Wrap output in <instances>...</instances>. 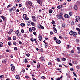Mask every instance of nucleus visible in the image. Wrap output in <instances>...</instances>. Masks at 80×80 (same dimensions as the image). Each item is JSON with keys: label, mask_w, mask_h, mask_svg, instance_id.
<instances>
[{"label": "nucleus", "mask_w": 80, "mask_h": 80, "mask_svg": "<svg viewBox=\"0 0 80 80\" xmlns=\"http://www.w3.org/2000/svg\"><path fill=\"white\" fill-rule=\"evenodd\" d=\"M40 64H38V65H37V68H40Z\"/></svg>", "instance_id": "c9c22d12"}, {"label": "nucleus", "mask_w": 80, "mask_h": 80, "mask_svg": "<svg viewBox=\"0 0 80 80\" xmlns=\"http://www.w3.org/2000/svg\"><path fill=\"white\" fill-rule=\"evenodd\" d=\"M80 66L79 65H77L76 66V68L78 69H79V68H80Z\"/></svg>", "instance_id": "c85d7f7f"}, {"label": "nucleus", "mask_w": 80, "mask_h": 80, "mask_svg": "<svg viewBox=\"0 0 80 80\" xmlns=\"http://www.w3.org/2000/svg\"><path fill=\"white\" fill-rule=\"evenodd\" d=\"M76 30H78V33L79 34H80V29H79V28H76Z\"/></svg>", "instance_id": "2eb2a0df"}, {"label": "nucleus", "mask_w": 80, "mask_h": 80, "mask_svg": "<svg viewBox=\"0 0 80 80\" xmlns=\"http://www.w3.org/2000/svg\"><path fill=\"white\" fill-rule=\"evenodd\" d=\"M72 63H73L74 64H77V62L75 61H72Z\"/></svg>", "instance_id": "f3484780"}, {"label": "nucleus", "mask_w": 80, "mask_h": 80, "mask_svg": "<svg viewBox=\"0 0 80 80\" xmlns=\"http://www.w3.org/2000/svg\"><path fill=\"white\" fill-rule=\"evenodd\" d=\"M57 61L58 62H60V59H59V58H57Z\"/></svg>", "instance_id": "864d4df0"}, {"label": "nucleus", "mask_w": 80, "mask_h": 80, "mask_svg": "<svg viewBox=\"0 0 80 80\" xmlns=\"http://www.w3.org/2000/svg\"><path fill=\"white\" fill-rule=\"evenodd\" d=\"M22 10L23 12H24V8H22Z\"/></svg>", "instance_id": "052dcab7"}, {"label": "nucleus", "mask_w": 80, "mask_h": 80, "mask_svg": "<svg viewBox=\"0 0 80 80\" xmlns=\"http://www.w3.org/2000/svg\"><path fill=\"white\" fill-rule=\"evenodd\" d=\"M25 77L26 78H28V76H26Z\"/></svg>", "instance_id": "69168bd1"}, {"label": "nucleus", "mask_w": 80, "mask_h": 80, "mask_svg": "<svg viewBox=\"0 0 80 80\" xmlns=\"http://www.w3.org/2000/svg\"><path fill=\"white\" fill-rule=\"evenodd\" d=\"M37 2L39 4H40V5H42V0H38Z\"/></svg>", "instance_id": "39448f33"}, {"label": "nucleus", "mask_w": 80, "mask_h": 80, "mask_svg": "<svg viewBox=\"0 0 80 80\" xmlns=\"http://www.w3.org/2000/svg\"><path fill=\"white\" fill-rule=\"evenodd\" d=\"M3 76L2 75H1L0 76L1 78H3Z\"/></svg>", "instance_id": "bf43d9fd"}, {"label": "nucleus", "mask_w": 80, "mask_h": 80, "mask_svg": "<svg viewBox=\"0 0 80 80\" xmlns=\"http://www.w3.org/2000/svg\"><path fill=\"white\" fill-rule=\"evenodd\" d=\"M38 38L40 41H41V40H42V36H41V35H39Z\"/></svg>", "instance_id": "7ed1b4c3"}, {"label": "nucleus", "mask_w": 80, "mask_h": 80, "mask_svg": "<svg viewBox=\"0 0 80 80\" xmlns=\"http://www.w3.org/2000/svg\"><path fill=\"white\" fill-rule=\"evenodd\" d=\"M11 44H12V42H9L8 43V44L9 45V46H10L11 45Z\"/></svg>", "instance_id": "2f4dec72"}, {"label": "nucleus", "mask_w": 80, "mask_h": 80, "mask_svg": "<svg viewBox=\"0 0 80 80\" xmlns=\"http://www.w3.org/2000/svg\"><path fill=\"white\" fill-rule=\"evenodd\" d=\"M33 34H34V35H36V34H37V33H36L35 32H33Z\"/></svg>", "instance_id": "338daca9"}, {"label": "nucleus", "mask_w": 80, "mask_h": 80, "mask_svg": "<svg viewBox=\"0 0 80 80\" xmlns=\"http://www.w3.org/2000/svg\"><path fill=\"white\" fill-rule=\"evenodd\" d=\"M30 40L31 41V42H33L34 40H33V39L32 38L31 39H30Z\"/></svg>", "instance_id": "c03bdc74"}, {"label": "nucleus", "mask_w": 80, "mask_h": 80, "mask_svg": "<svg viewBox=\"0 0 80 80\" xmlns=\"http://www.w3.org/2000/svg\"><path fill=\"white\" fill-rule=\"evenodd\" d=\"M13 40H15L17 39V38L15 36H13Z\"/></svg>", "instance_id": "4c0bfd02"}, {"label": "nucleus", "mask_w": 80, "mask_h": 80, "mask_svg": "<svg viewBox=\"0 0 80 80\" xmlns=\"http://www.w3.org/2000/svg\"><path fill=\"white\" fill-rule=\"evenodd\" d=\"M32 30L35 31L36 30V28L35 27H32Z\"/></svg>", "instance_id": "72a5a7b5"}, {"label": "nucleus", "mask_w": 80, "mask_h": 80, "mask_svg": "<svg viewBox=\"0 0 80 80\" xmlns=\"http://www.w3.org/2000/svg\"><path fill=\"white\" fill-rule=\"evenodd\" d=\"M45 43V47H48V44L47 43Z\"/></svg>", "instance_id": "b1692460"}, {"label": "nucleus", "mask_w": 80, "mask_h": 80, "mask_svg": "<svg viewBox=\"0 0 80 80\" xmlns=\"http://www.w3.org/2000/svg\"><path fill=\"white\" fill-rule=\"evenodd\" d=\"M52 24H54L55 23V21H52Z\"/></svg>", "instance_id": "13d9d810"}, {"label": "nucleus", "mask_w": 80, "mask_h": 80, "mask_svg": "<svg viewBox=\"0 0 80 80\" xmlns=\"http://www.w3.org/2000/svg\"><path fill=\"white\" fill-rule=\"evenodd\" d=\"M77 50H78L79 51L78 52V53H80V48L79 47H78L77 48Z\"/></svg>", "instance_id": "f8f14e48"}, {"label": "nucleus", "mask_w": 80, "mask_h": 80, "mask_svg": "<svg viewBox=\"0 0 80 80\" xmlns=\"http://www.w3.org/2000/svg\"><path fill=\"white\" fill-rule=\"evenodd\" d=\"M21 26H22V27H24L25 26V23H22L20 24Z\"/></svg>", "instance_id": "a878e982"}, {"label": "nucleus", "mask_w": 80, "mask_h": 80, "mask_svg": "<svg viewBox=\"0 0 80 80\" xmlns=\"http://www.w3.org/2000/svg\"><path fill=\"white\" fill-rule=\"evenodd\" d=\"M69 15H70V16H72V12H69Z\"/></svg>", "instance_id": "49530a36"}, {"label": "nucleus", "mask_w": 80, "mask_h": 80, "mask_svg": "<svg viewBox=\"0 0 80 80\" xmlns=\"http://www.w3.org/2000/svg\"><path fill=\"white\" fill-rule=\"evenodd\" d=\"M24 62L25 63H27V62H28V61L27 59H26L24 60Z\"/></svg>", "instance_id": "58836bf2"}, {"label": "nucleus", "mask_w": 80, "mask_h": 80, "mask_svg": "<svg viewBox=\"0 0 80 80\" xmlns=\"http://www.w3.org/2000/svg\"><path fill=\"white\" fill-rule=\"evenodd\" d=\"M17 36L18 37H20V36H22V33H20V32L17 35Z\"/></svg>", "instance_id": "9b49d317"}, {"label": "nucleus", "mask_w": 80, "mask_h": 80, "mask_svg": "<svg viewBox=\"0 0 80 80\" xmlns=\"http://www.w3.org/2000/svg\"><path fill=\"white\" fill-rule=\"evenodd\" d=\"M73 34L74 35H77V33L76 32H73Z\"/></svg>", "instance_id": "bb28decb"}, {"label": "nucleus", "mask_w": 80, "mask_h": 80, "mask_svg": "<svg viewBox=\"0 0 80 80\" xmlns=\"http://www.w3.org/2000/svg\"><path fill=\"white\" fill-rule=\"evenodd\" d=\"M31 23H32V21H29L28 23V26H30V25Z\"/></svg>", "instance_id": "4468645a"}, {"label": "nucleus", "mask_w": 80, "mask_h": 80, "mask_svg": "<svg viewBox=\"0 0 80 80\" xmlns=\"http://www.w3.org/2000/svg\"><path fill=\"white\" fill-rule=\"evenodd\" d=\"M16 78L17 79H18V80H19L20 79V77L19 76L17 75L16 76Z\"/></svg>", "instance_id": "dca6fc26"}, {"label": "nucleus", "mask_w": 80, "mask_h": 80, "mask_svg": "<svg viewBox=\"0 0 80 80\" xmlns=\"http://www.w3.org/2000/svg\"><path fill=\"white\" fill-rule=\"evenodd\" d=\"M61 60L62 61H65V60H66V58H61Z\"/></svg>", "instance_id": "393cba45"}, {"label": "nucleus", "mask_w": 80, "mask_h": 80, "mask_svg": "<svg viewBox=\"0 0 80 80\" xmlns=\"http://www.w3.org/2000/svg\"><path fill=\"white\" fill-rule=\"evenodd\" d=\"M12 32H13V30L12 29L10 30L8 32L9 35H10V34H11V33H12Z\"/></svg>", "instance_id": "ddd939ff"}, {"label": "nucleus", "mask_w": 80, "mask_h": 80, "mask_svg": "<svg viewBox=\"0 0 80 80\" xmlns=\"http://www.w3.org/2000/svg\"><path fill=\"white\" fill-rule=\"evenodd\" d=\"M26 55H27V57H30V54H26Z\"/></svg>", "instance_id": "e2e57ef3"}, {"label": "nucleus", "mask_w": 80, "mask_h": 80, "mask_svg": "<svg viewBox=\"0 0 80 80\" xmlns=\"http://www.w3.org/2000/svg\"><path fill=\"white\" fill-rule=\"evenodd\" d=\"M13 43L14 45H16V44H17V43H16V42H15V41L13 42Z\"/></svg>", "instance_id": "e433bc0d"}, {"label": "nucleus", "mask_w": 80, "mask_h": 80, "mask_svg": "<svg viewBox=\"0 0 80 80\" xmlns=\"http://www.w3.org/2000/svg\"><path fill=\"white\" fill-rule=\"evenodd\" d=\"M69 65H70V66H73V65L72 64V63H71L70 62L69 63Z\"/></svg>", "instance_id": "4d7b16f0"}, {"label": "nucleus", "mask_w": 80, "mask_h": 80, "mask_svg": "<svg viewBox=\"0 0 80 80\" xmlns=\"http://www.w3.org/2000/svg\"><path fill=\"white\" fill-rule=\"evenodd\" d=\"M53 32L55 33H57V29H56L53 30Z\"/></svg>", "instance_id": "f704fd0d"}, {"label": "nucleus", "mask_w": 80, "mask_h": 80, "mask_svg": "<svg viewBox=\"0 0 80 80\" xmlns=\"http://www.w3.org/2000/svg\"><path fill=\"white\" fill-rule=\"evenodd\" d=\"M79 18H80V17H79V16H77L76 17V19H77V20H79Z\"/></svg>", "instance_id": "473e14b6"}, {"label": "nucleus", "mask_w": 80, "mask_h": 80, "mask_svg": "<svg viewBox=\"0 0 80 80\" xmlns=\"http://www.w3.org/2000/svg\"><path fill=\"white\" fill-rule=\"evenodd\" d=\"M40 28H42V29H44V27H43V26L40 25Z\"/></svg>", "instance_id": "7c9ffc66"}, {"label": "nucleus", "mask_w": 80, "mask_h": 80, "mask_svg": "<svg viewBox=\"0 0 80 80\" xmlns=\"http://www.w3.org/2000/svg\"><path fill=\"white\" fill-rule=\"evenodd\" d=\"M6 61H5V60H3L2 61V63H6Z\"/></svg>", "instance_id": "37998d69"}, {"label": "nucleus", "mask_w": 80, "mask_h": 80, "mask_svg": "<svg viewBox=\"0 0 80 80\" xmlns=\"http://www.w3.org/2000/svg\"><path fill=\"white\" fill-rule=\"evenodd\" d=\"M31 24L32 25V26H34L35 25V23L34 22H31Z\"/></svg>", "instance_id": "3c124183"}, {"label": "nucleus", "mask_w": 80, "mask_h": 80, "mask_svg": "<svg viewBox=\"0 0 80 80\" xmlns=\"http://www.w3.org/2000/svg\"><path fill=\"white\" fill-rule=\"evenodd\" d=\"M64 17L65 18H68V14H65L64 15Z\"/></svg>", "instance_id": "aec40b11"}, {"label": "nucleus", "mask_w": 80, "mask_h": 80, "mask_svg": "<svg viewBox=\"0 0 80 80\" xmlns=\"http://www.w3.org/2000/svg\"><path fill=\"white\" fill-rule=\"evenodd\" d=\"M65 24H62V27H63V28H65Z\"/></svg>", "instance_id": "a19ab883"}, {"label": "nucleus", "mask_w": 80, "mask_h": 80, "mask_svg": "<svg viewBox=\"0 0 80 80\" xmlns=\"http://www.w3.org/2000/svg\"><path fill=\"white\" fill-rule=\"evenodd\" d=\"M53 38H54V39L56 41L57 40V38L55 37H54Z\"/></svg>", "instance_id": "8fccbe9b"}, {"label": "nucleus", "mask_w": 80, "mask_h": 80, "mask_svg": "<svg viewBox=\"0 0 80 80\" xmlns=\"http://www.w3.org/2000/svg\"><path fill=\"white\" fill-rule=\"evenodd\" d=\"M21 31V32H22V33H24V30H23V29H22Z\"/></svg>", "instance_id": "de8ad7c7"}, {"label": "nucleus", "mask_w": 80, "mask_h": 80, "mask_svg": "<svg viewBox=\"0 0 80 80\" xmlns=\"http://www.w3.org/2000/svg\"><path fill=\"white\" fill-rule=\"evenodd\" d=\"M74 8L76 10H77V9H78V7H77V6L75 5L74 7Z\"/></svg>", "instance_id": "1a4fd4ad"}, {"label": "nucleus", "mask_w": 80, "mask_h": 80, "mask_svg": "<svg viewBox=\"0 0 80 80\" xmlns=\"http://www.w3.org/2000/svg\"><path fill=\"white\" fill-rule=\"evenodd\" d=\"M57 7L58 8V9H60V8H62V5H59V6H58Z\"/></svg>", "instance_id": "6e6552de"}, {"label": "nucleus", "mask_w": 80, "mask_h": 80, "mask_svg": "<svg viewBox=\"0 0 80 80\" xmlns=\"http://www.w3.org/2000/svg\"><path fill=\"white\" fill-rule=\"evenodd\" d=\"M1 18H2L3 19V20H5V17L4 16H1Z\"/></svg>", "instance_id": "c756f323"}, {"label": "nucleus", "mask_w": 80, "mask_h": 80, "mask_svg": "<svg viewBox=\"0 0 80 80\" xmlns=\"http://www.w3.org/2000/svg\"><path fill=\"white\" fill-rule=\"evenodd\" d=\"M19 7H22V4H19Z\"/></svg>", "instance_id": "680f3d73"}, {"label": "nucleus", "mask_w": 80, "mask_h": 80, "mask_svg": "<svg viewBox=\"0 0 80 80\" xmlns=\"http://www.w3.org/2000/svg\"><path fill=\"white\" fill-rule=\"evenodd\" d=\"M12 9L13 11L15 10H16V7H15V6H13Z\"/></svg>", "instance_id": "412c9836"}, {"label": "nucleus", "mask_w": 80, "mask_h": 80, "mask_svg": "<svg viewBox=\"0 0 80 80\" xmlns=\"http://www.w3.org/2000/svg\"><path fill=\"white\" fill-rule=\"evenodd\" d=\"M24 20H29V18H28L26 17L25 18V19H24Z\"/></svg>", "instance_id": "ea45409f"}, {"label": "nucleus", "mask_w": 80, "mask_h": 80, "mask_svg": "<svg viewBox=\"0 0 80 80\" xmlns=\"http://www.w3.org/2000/svg\"><path fill=\"white\" fill-rule=\"evenodd\" d=\"M34 40L35 43H36L37 45H38V42H37V40L36 39H34Z\"/></svg>", "instance_id": "5701e85b"}, {"label": "nucleus", "mask_w": 80, "mask_h": 80, "mask_svg": "<svg viewBox=\"0 0 80 80\" xmlns=\"http://www.w3.org/2000/svg\"><path fill=\"white\" fill-rule=\"evenodd\" d=\"M36 17L35 16H32V18L34 19V18H35Z\"/></svg>", "instance_id": "0e129e2a"}, {"label": "nucleus", "mask_w": 80, "mask_h": 80, "mask_svg": "<svg viewBox=\"0 0 80 80\" xmlns=\"http://www.w3.org/2000/svg\"><path fill=\"white\" fill-rule=\"evenodd\" d=\"M73 31H70L69 32V34H70V35H73Z\"/></svg>", "instance_id": "cd10ccee"}, {"label": "nucleus", "mask_w": 80, "mask_h": 80, "mask_svg": "<svg viewBox=\"0 0 80 80\" xmlns=\"http://www.w3.org/2000/svg\"><path fill=\"white\" fill-rule=\"evenodd\" d=\"M61 79L60 78H57V79L56 80H60Z\"/></svg>", "instance_id": "774afa93"}, {"label": "nucleus", "mask_w": 80, "mask_h": 80, "mask_svg": "<svg viewBox=\"0 0 80 80\" xmlns=\"http://www.w3.org/2000/svg\"><path fill=\"white\" fill-rule=\"evenodd\" d=\"M27 17V16L25 14H24L23 15V18H24V19L26 18V17Z\"/></svg>", "instance_id": "9d476101"}, {"label": "nucleus", "mask_w": 80, "mask_h": 80, "mask_svg": "<svg viewBox=\"0 0 80 80\" xmlns=\"http://www.w3.org/2000/svg\"><path fill=\"white\" fill-rule=\"evenodd\" d=\"M3 46V43L2 42H0V47H2Z\"/></svg>", "instance_id": "6ab92c4d"}, {"label": "nucleus", "mask_w": 80, "mask_h": 80, "mask_svg": "<svg viewBox=\"0 0 80 80\" xmlns=\"http://www.w3.org/2000/svg\"><path fill=\"white\" fill-rule=\"evenodd\" d=\"M48 65H52V63H51V62H49L48 63Z\"/></svg>", "instance_id": "5fc2aeb1"}, {"label": "nucleus", "mask_w": 80, "mask_h": 80, "mask_svg": "<svg viewBox=\"0 0 80 80\" xmlns=\"http://www.w3.org/2000/svg\"><path fill=\"white\" fill-rule=\"evenodd\" d=\"M11 70L13 71V72H14L15 70V66H13L12 68H11Z\"/></svg>", "instance_id": "0eeeda50"}, {"label": "nucleus", "mask_w": 80, "mask_h": 80, "mask_svg": "<svg viewBox=\"0 0 80 80\" xmlns=\"http://www.w3.org/2000/svg\"><path fill=\"white\" fill-rule=\"evenodd\" d=\"M53 12V10L52 9H50L49 11V13H52Z\"/></svg>", "instance_id": "a211bd4d"}, {"label": "nucleus", "mask_w": 80, "mask_h": 80, "mask_svg": "<svg viewBox=\"0 0 80 80\" xmlns=\"http://www.w3.org/2000/svg\"><path fill=\"white\" fill-rule=\"evenodd\" d=\"M41 60L42 62H45V59H44V58L42 56H41Z\"/></svg>", "instance_id": "20e7f679"}, {"label": "nucleus", "mask_w": 80, "mask_h": 80, "mask_svg": "<svg viewBox=\"0 0 80 80\" xmlns=\"http://www.w3.org/2000/svg\"><path fill=\"white\" fill-rule=\"evenodd\" d=\"M29 30L30 32H32V29L31 28H29Z\"/></svg>", "instance_id": "a18cd8bd"}, {"label": "nucleus", "mask_w": 80, "mask_h": 80, "mask_svg": "<svg viewBox=\"0 0 80 80\" xmlns=\"http://www.w3.org/2000/svg\"><path fill=\"white\" fill-rule=\"evenodd\" d=\"M14 49V50H18V48L17 47H15Z\"/></svg>", "instance_id": "79ce46f5"}, {"label": "nucleus", "mask_w": 80, "mask_h": 80, "mask_svg": "<svg viewBox=\"0 0 80 80\" xmlns=\"http://www.w3.org/2000/svg\"><path fill=\"white\" fill-rule=\"evenodd\" d=\"M22 72H23V73H24V72H25V69H22Z\"/></svg>", "instance_id": "603ef678"}, {"label": "nucleus", "mask_w": 80, "mask_h": 80, "mask_svg": "<svg viewBox=\"0 0 80 80\" xmlns=\"http://www.w3.org/2000/svg\"><path fill=\"white\" fill-rule=\"evenodd\" d=\"M56 17H57V18L59 20H61V19H62V20H65V18H63L62 16L60 14H57Z\"/></svg>", "instance_id": "f257e3e1"}, {"label": "nucleus", "mask_w": 80, "mask_h": 80, "mask_svg": "<svg viewBox=\"0 0 80 80\" xmlns=\"http://www.w3.org/2000/svg\"><path fill=\"white\" fill-rule=\"evenodd\" d=\"M56 42L57 43H58L59 44L61 43V41H60L58 39H57L56 41Z\"/></svg>", "instance_id": "423d86ee"}, {"label": "nucleus", "mask_w": 80, "mask_h": 80, "mask_svg": "<svg viewBox=\"0 0 80 80\" xmlns=\"http://www.w3.org/2000/svg\"><path fill=\"white\" fill-rule=\"evenodd\" d=\"M27 2L28 3V4L29 5H30V6H33V5H32V2L28 1H27Z\"/></svg>", "instance_id": "f03ea898"}, {"label": "nucleus", "mask_w": 80, "mask_h": 80, "mask_svg": "<svg viewBox=\"0 0 80 80\" xmlns=\"http://www.w3.org/2000/svg\"><path fill=\"white\" fill-rule=\"evenodd\" d=\"M13 11V9H12V8H11L10 9H9V11L10 12H12V11Z\"/></svg>", "instance_id": "09e8293b"}, {"label": "nucleus", "mask_w": 80, "mask_h": 80, "mask_svg": "<svg viewBox=\"0 0 80 80\" xmlns=\"http://www.w3.org/2000/svg\"><path fill=\"white\" fill-rule=\"evenodd\" d=\"M73 74L74 76H75V77H77V75H76V73H75L73 72Z\"/></svg>", "instance_id": "6e6d98bb"}, {"label": "nucleus", "mask_w": 80, "mask_h": 80, "mask_svg": "<svg viewBox=\"0 0 80 80\" xmlns=\"http://www.w3.org/2000/svg\"><path fill=\"white\" fill-rule=\"evenodd\" d=\"M20 32H19V31L17 30L15 31V33L16 34H18Z\"/></svg>", "instance_id": "4be33fe9"}]
</instances>
